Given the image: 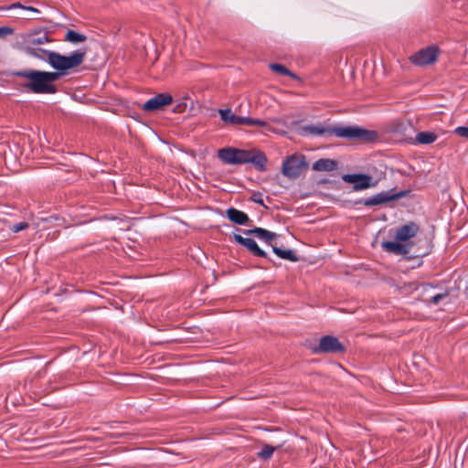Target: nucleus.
<instances>
[{
    "mask_svg": "<svg viewBox=\"0 0 468 468\" xmlns=\"http://www.w3.org/2000/svg\"><path fill=\"white\" fill-rule=\"evenodd\" d=\"M86 49L80 48L69 56L55 51L31 48V57L43 60L56 71L31 70V92L54 94L57 92L55 82L69 70L79 67L85 59Z\"/></svg>",
    "mask_w": 468,
    "mask_h": 468,
    "instance_id": "2",
    "label": "nucleus"
},
{
    "mask_svg": "<svg viewBox=\"0 0 468 468\" xmlns=\"http://www.w3.org/2000/svg\"><path fill=\"white\" fill-rule=\"evenodd\" d=\"M13 75L26 78V81L23 83V87L27 90H29V69L13 72Z\"/></svg>",
    "mask_w": 468,
    "mask_h": 468,
    "instance_id": "23",
    "label": "nucleus"
},
{
    "mask_svg": "<svg viewBox=\"0 0 468 468\" xmlns=\"http://www.w3.org/2000/svg\"><path fill=\"white\" fill-rule=\"evenodd\" d=\"M447 296H448V292L438 293V294L432 296L431 302H432V303L437 304L441 299H444Z\"/></svg>",
    "mask_w": 468,
    "mask_h": 468,
    "instance_id": "28",
    "label": "nucleus"
},
{
    "mask_svg": "<svg viewBox=\"0 0 468 468\" xmlns=\"http://www.w3.org/2000/svg\"><path fill=\"white\" fill-rule=\"evenodd\" d=\"M437 136L434 133L431 132H421L419 133L416 136V141L421 144H429L433 143L436 140Z\"/></svg>",
    "mask_w": 468,
    "mask_h": 468,
    "instance_id": "19",
    "label": "nucleus"
},
{
    "mask_svg": "<svg viewBox=\"0 0 468 468\" xmlns=\"http://www.w3.org/2000/svg\"><path fill=\"white\" fill-rule=\"evenodd\" d=\"M30 11H31V13H36V14L39 13V11L37 8L33 7V6H31Z\"/></svg>",
    "mask_w": 468,
    "mask_h": 468,
    "instance_id": "32",
    "label": "nucleus"
},
{
    "mask_svg": "<svg viewBox=\"0 0 468 468\" xmlns=\"http://www.w3.org/2000/svg\"><path fill=\"white\" fill-rule=\"evenodd\" d=\"M13 29L9 27H0V38L5 37L13 33Z\"/></svg>",
    "mask_w": 468,
    "mask_h": 468,
    "instance_id": "27",
    "label": "nucleus"
},
{
    "mask_svg": "<svg viewBox=\"0 0 468 468\" xmlns=\"http://www.w3.org/2000/svg\"><path fill=\"white\" fill-rule=\"evenodd\" d=\"M308 168L305 156L302 154H293L288 156L282 165V173L289 179L298 178Z\"/></svg>",
    "mask_w": 468,
    "mask_h": 468,
    "instance_id": "4",
    "label": "nucleus"
},
{
    "mask_svg": "<svg viewBox=\"0 0 468 468\" xmlns=\"http://www.w3.org/2000/svg\"><path fill=\"white\" fill-rule=\"evenodd\" d=\"M51 39L48 36V31L44 27H37L31 25V48L35 50H46L40 46L50 42Z\"/></svg>",
    "mask_w": 468,
    "mask_h": 468,
    "instance_id": "9",
    "label": "nucleus"
},
{
    "mask_svg": "<svg viewBox=\"0 0 468 468\" xmlns=\"http://www.w3.org/2000/svg\"><path fill=\"white\" fill-rule=\"evenodd\" d=\"M86 39L87 37L85 35L74 30H68L65 35V40L72 44H79L80 42H84Z\"/></svg>",
    "mask_w": 468,
    "mask_h": 468,
    "instance_id": "18",
    "label": "nucleus"
},
{
    "mask_svg": "<svg viewBox=\"0 0 468 468\" xmlns=\"http://www.w3.org/2000/svg\"><path fill=\"white\" fill-rule=\"evenodd\" d=\"M27 37H29V33L22 34L17 37L16 45H21L22 48L29 52V47L27 46Z\"/></svg>",
    "mask_w": 468,
    "mask_h": 468,
    "instance_id": "24",
    "label": "nucleus"
},
{
    "mask_svg": "<svg viewBox=\"0 0 468 468\" xmlns=\"http://www.w3.org/2000/svg\"><path fill=\"white\" fill-rule=\"evenodd\" d=\"M275 448L271 445H264L261 451L258 453L259 457L267 460L270 459L274 452Z\"/></svg>",
    "mask_w": 468,
    "mask_h": 468,
    "instance_id": "22",
    "label": "nucleus"
},
{
    "mask_svg": "<svg viewBox=\"0 0 468 468\" xmlns=\"http://www.w3.org/2000/svg\"><path fill=\"white\" fill-rule=\"evenodd\" d=\"M344 180L354 184L355 190H362L375 186L372 177L367 175H346L344 176Z\"/></svg>",
    "mask_w": 468,
    "mask_h": 468,
    "instance_id": "11",
    "label": "nucleus"
},
{
    "mask_svg": "<svg viewBox=\"0 0 468 468\" xmlns=\"http://www.w3.org/2000/svg\"><path fill=\"white\" fill-rule=\"evenodd\" d=\"M234 239L239 244L246 247L249 250H250L254 255L259 257H266V253L262 250L256 241L252 239L243 238L241 235L234 234Z\"/></svg>",
    "mask_w": 468,
    "mask_h": 468,
    "instance_id": "13",
    "label": "nucleus"
},
{
    "mask_svg": "<svg viewBox=\"0 0 468 468\" xmlns=\"http://www.w3.org/2000/svg\"><path fill=\"white\" fill-rule=\"evenodd\" d=\"M455 133L459 136L468 139V125L457 127Z\"/></svg>",
    "mask_w": 468,
    "mask_h": 468,
    "instance_id": "25",
    "label": "nucleus"
},
{
    "mask_svg": "<svg viewBox=\"0 0 468 468\" xmlns=\"http://www.w3.org/2000/svg\"><path fill=\"white\" fill-rule=\"evenodd\" d=\"M336 168V162L332 159L322 158L317 160L313 165V169L314 171H326L330 172Z\"/></svg>",
    "mask_w": 468,
    "mask_h": 468,
    "instance_id": "16",
    "label": "nucleus"
},
{
    "mask_svg": "<svg viewBox=\"0 0 468 468\" xmlns=\"http://www.w3.org/2000/svg\"><path fill=\"white\" fill-rule=\"evenodd\" d=\"M4 8H5V9H7V10H12V9H23V10H29V6L23 5H21L19 2L14 3V4H12L11 5H9V6H5V7H4Z\"/></svg>",
    "mask_w": 468,
    "mask_h": 468,
    "instance_id": "26",
    "label": "nucleus"
},
{
    "mask_svg": "<svg viewBox=\"0 0 468 468\" xmlns=\"http://www.w3.org/2000/svg\"><path fill=\"white\" fill-rule=\"evenodd\" d=\"M226 215L230 221H232L238 225H244L250 220V218L246 213H244L243 211L238 210L236 208H233V207L229 208L226 211Z\"/></svg>",
    "mask_w": 468,
    "mask_h": 468,
    "instance_id": "14",
    "label": "nucleus"
},
{
    "mask_svg": "<svg viewBox=\"0 0 468 468\" xmlns=\"http://www.w3.org/2000/svg\"><path fill=\"white\" fill-rule=\"evenodd\" d=\"M257 195H253V201L257 202V203H260V204H262V200L261 199H259V197H256Z\"/></svg>",
    "mask_w": 468,
    "mask_h": 468,
    "instance_id": "31",
    "label": "nucleus"
},
{
    "mask_svg": "<svg viewBox=\"0 0 468 468\" xmlns=\"http://www.w3.org/2000/svg\"><path fill=\"white\" fill-rule=\"evenodd\" d=\"M187 101H189L188 98H184L183 100H174L175 105L173 107L172 112L176 114L184 113L187 107L188 103Z\"/></svg>",
    "mask_w": 468,
    "mask_h": 468,
    "instance_id": "20",
    "label": "nucleus"
},
{
    "mask_svg": "<svg viewBox=\"0 0 468 468\" xmlns=\"http://www.w3.org/2000/svg\"><path fill=\"white\" fill-rule=\"evenodd\" d=\"M409 286H410V289H416L417 288L416 283H410Z\"/></svg>",
    "mask_w": 468,
    "mask_h": 468,
    "instance_id": "33",
    "label": "nucleus"
},
{
    "mask_svg": "<svg viewBox=\"0 0 468 468\" xmlns=\"http://www.w3.org/2000/svg\"><path fill=\"white\" fill-rule=\"evenodd\" d=\"M218 158L228 165H240L246 163L245 150L232 147L221 148L218 151Z\"/></svg>",
    "mask_w": 468,
    "mask_h": 468,
    "instance_id": "7",
    "label": "nucleus"
},
{
    "mask_svg": "<svg viewBox=\"0 0 468 468\" xmlns=\"http://www.w3.org/2000/svg\"><path fill=\"white\" fill-rule=\"evenodd\" d=\"M245 155L246 163H252L258 169L261 171L265 170L267 157L262 152L258 150H245Z\"/></svg>",
    "mask_w": 468,
    "mask_h": 468,
    "instance_id": "12",
    "label": "nucleus"
},
{
    "mask_svg": "<svg viewBox=\"0 0 468 468\" xmlns=\"http://www.w3.org/2000/svg\"><path fill=\"white\" fill-rule=\"evenodd\" d=\"M343 350L344 347L338 339L331 335L323 336L319 346L314 348L315 353H336Z\"/></svg>",
    "mask_w": 468,
    "mask_h": 468,
    "instance_id": "8",
    "label": "nucleus"
},
{
    "mask_svg": "<svg viewBox=\"0 0 468 468\" xmlns=\"http://www.w3.org/2000/svg\"><path fill=\"white\" fill-rule=\"evenodd\" d=\"M218 112L220 114V117H237L235 114L231 112V110L229 109H220L218 110Z\"/></svg>",
    "mask_w": 468,
    "mask_h": 468,
    "instance_id": "29",
    "label": "nucleus"
},
{
    "mask_svg": "<svg viewBox=\"0 0 468 468\" xmlns=\"http://www.w3.org/2000/svg\"><path fill=\"white\" fill-rule=\"evenodd\" d=\"M420 232V227L414 222H409L396 230L395 240L383 241L382 248L396 255H407L415 246V238Z\"/></svg>",
    "mask_w": 468,
    "mask_h": 468,
    "instance_id": "3",
    "label": "nucleus"
},
{
    "mask_svg": "<svg viewBox=\"0 0 468 468\" xmlns=\"http://www.w3.org/2000/svg\"><path fill=\"white\" fill-rule=\"evenodd\" d=\"M273 252L280 258L288 260L292 262L298 261V258L295 255L294 251L292 250H282L277 247H272Z\"/></svg>",
    "mask_w": 468,
    "mask_h": 468,
    "instance_id": "17",
    "label": "nucleus"
},
{
    "mask_svg": "<svg viewBox=\"0 0 468 468\" xmlns=\"http://www.w3.org/2000/svg\"><path fill=\"white\" fill-rule=\"evenodd\" d=\"M404 194L402 192L398 194H389L388 192L378 193L369 198L360 201L366 207L378 206L387 203L391 200H397L402 197Z\"/></svg>",
    "mask_w": 468,
    "mask_h": 468,
    "instance_id": "10",
    "label": "nucleus"
},
{
    "mask_svg": "<svg viewBox=\"0 0 468 468\" xmlns=\"http://www.w3.org/2000/svg\"><path fill=\"white\" fill-rule=\"evenodd\" d=\"M27 224L26 223H20V224H16L13 227V231L14 232H18L19 230L23 229H26L27 228Z\"/></svg>",
    "mask_w": 468,
    "mask_h": 468,
    "instance_id": "30",
    "label": "nucleus"
},
{
    "mask_svg": "<svg viewBox=\"0 0 468 468\" xmlns=\"http://www.w3.org/2000/svg\"><path fill=\"white\" fill-rule=\"evenodd\" d=\"M226 123L231 125H247L265 127L275 133H285L288 131L295 132L301 135H325L335 134L343 138L373 139L375 132L367 131L357 126H325V125H304L303 120L292 121L287 123L284 119H269L268 122L261 119H223Z\"/></svg>",
    "mask_w": 468,
    "mask_h": 468,
    "instance_id": "1",
    "label": "nucleus"
},
{
    "mask_svg": "<svg viewBox=\"0 0 468 468\" xmlns=\"http://www.w3.org/2000/svg\"><path fill=\"white\" fill-rule=\"evenodd\" d=\"M247 234L255 235L261 240H264L267 243H270L273 239L276 238V234L274 232L269 231L262 228H254L246 231Z\"/></svg>",
    "mask_w": 468,
    "mask_h": 468,
    "instance_id": "15",
    "label": "nucleus"
},
{
    "mask_svg": "<svg viewBox=\"0 0 468 468\" xmlns=\"http://www.w3.org/2000/svg\"><path fill=\"white\" fill-rule=\"evenodd\" d=\"M270 68L277 72V73H280L282 75H285V76H291L292 78H295L296 76L292 73L285 66L282 65V64H277V63H272L270 65Z\"/></svg>",
    "mask_w": 468,
    "mask_h": 468,
    "instance_id": "21",
    "label": "nucleus"
},
{
    "mask_svg": "<svg viewBox=\"0 0 468 468\" xmlns=\"http://www.w3.org/2000/svg\"><path fill=\"white\" fill-rule=\"evenodd\" d=\"M440 49L437 46L431 45L420 49L410 57V61L418 66L432 64L438 58Z\"/></svg>",
    "mask_w": 468,
    "mask_h": 468,
    "instance_id": "6",
    "label": "nucleus"
},
{
    "mask_svg": "<svg viewBox=\"0 0 468 468\" xmlns=\"http://www.w3.org/2000/svg\"><path fill=\"white\" fill-rule=\"evenodd\" d=\"M174 103V98L167 92L158 93L146 101L142 108L147 112L163 111L165 107Z\"/></svg>",
    "mask_w": 468,
    "mask_h": 468,
    "instance_id": "5",
    "label": "nucleus"
}]
</instances>
